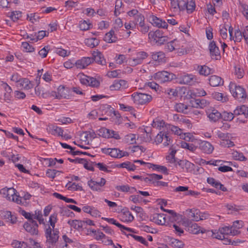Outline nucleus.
<instances>
[{
  "label": "nucleus",
  "mask_w": 248,
  "mask_h": 248,
  "mask_svg": "<svg viewBox=\"0 0 248 248\" xmlns=\"http://www.w3.org/2000/svg\"><path fill=\"white\" fill-rule=\"evenodd\" d=\"M171 6L174 11L186 10L188 13H192L195 9V3L193 0H170Z\"/></svg>",
  "instance_id": "obj_1"
},
{
  "label": "nucleus",
  "mask_w": 248,
  "mask_h": 248,
  "mask_svg": "<svg viewBox=\"0 0 248 248\" xmlns=\"http://www.w3.org/2000/svg\"><path fill=\"white\" fill-rule=\"evenodd\" d=\"M59 232L57 229L52 231V229L48 227L45 231L46 237V244L48 248H53L59 239Z\"/></svg>",
  "instance_id": "obj_2"
},
{
  "label": "nucleus",
  "mask_w": 248,
  "mask_h": 248,
  "mask_svg": "<svg viewBox=\"0 0 248 248\" xmlns=\"http://www.w3.org/2000/svg\"><path fill=\"white\" fill-rule=\"evenodd\" d=\"M131 97L134 103L138 105L147 104L152 99V97L151 95L140 93H134L131 95Z\"/></svg>",
  "instance_id": "obj_3"
},
{
  "label": "nucleus",
  "mask_w": 248,
  "mask_h": 248,
  "mask_svg": "<svg viewBox=\"0 0 248 248\" xmlns=\"http://www.w3.org/2000/svg\"><path fill=\"white\" fill-rule=\"evenodd\" d=\"M163 140L164 141L163 145L165 146H167L172 143V140L169 133L161 131L156 135L155 139V141L156 144L162 142Z\"/></svg>",
  "instance_id": "obj_4"
},
{
  "label": "nucleus",
  "mask_w": 248,
  "mask_h": 248,
  "mask_svg": "<svg viewBox=\"0 0 248 248\" xmlns=\"http://www.w3.org/2000/svg\"><path fill=\"white\" fill-rule=\"evenodd\" d=\"M229 88L234 97L238 99L246 98V93L243 88L236 86L234 83L230 84Z\"/></svg>",
  "instance_id": "obj_5"
},
{
  "label": "nucleus",
  "mask_w": 248,
  "mask_h": 248,
  "mask_svg": "<svg viewBox=\"0 0 248 248\" xmlns=\"http://www.w3.org/2000/svg\"><path fill=\"white\" fill-rule=\"evenodd\" d=\"M97 134L99 136L105 138H113L115 139L120 138L119 135L117 132L105 127H102L98 130Z\"/></svg>",
  "instance_id": "obj_6"
},
{
  "label": "nucleus",
  "mask_w": 248,
  "mask_h": 248,
  "mask_svg": "<svg viewBox=\"0 0 248 248\" xmlns=\"http://www.w3.org/2000/svg\"><path fill=\"white\" fill-rule=\"evenodd\" d=\"M23 227L25 230L32 235L38 234V224L37 222L33 219H31L24 223Z\"/></svg>",
  "instance_id": "obj_7"
},
{
  "label": "nucleus",
  "mask_w": 248,
  "mask_h": 248,
  "mask_svg": "<svg viewBox=\"0 0 248 248\" xmlns=\"http://www.w3.org/2000/svg\"><path fill=\"white\" fill-rule=\"evenodd\" d=\"M206 114L210 121L216 122L221 119V113L214 108L210 107L206 110Z\"/></svg>",
  "instance_id": "obj_8"
},
{
  "label": "nucleus",
  "mask_w": 248,
  "mask_h": 248,
  "mask_svg": "<svg viewBox=\"0 0 248 248\" xmlns=\"http://www.w3.org/2000/svg\"><path fill=\"white\" fill-rule=\"evenodd\" d=\"M149 20L151 23L154 26L164 29L167 28L168 25L166 22L152 15L149 16Z\"/></svg>",
  "instance_id": "obj_9"
},
{
  "label": "nucleus",
  "mask_w": 248,
  "mask_h": 248,
  "mask_svg": "<svg viewBox=\"0 0 248 248\" xmlns=\"http://www.w3.org/2000/svg\"><path fill=\"white\" fill-rule=\"evenodd\" d=\"M209 49L210 55L212 59L218 60L220 58V51L215 41H213L209 44Z\"/></svg>",
  "instance_id": "obj_10"
},
{
  "label": "nucleus",
  "mask_w": 248,
  "mask_h": 248,
  "mask_svg": "<svg viewBox=\"0 0 248 248\" xmlns=\"http://www.w3.org/2000/svg\"><path fill=\"white\" fill-rule=\"evenodd\" d=\"M93 62V59L91 57H83L81 59L78 60L75 62V65L78 68L83 69L90 64Z\"/></svg>",
  "instance_id": "obj_11"
},
{
  "label": "nucleus",
  "mask_w": 248,
  "mask_h": 248,
  "mask_svg": "<svg viewBox=\"0 0 248 248\" xmlns=\"http://www.w3.org/2000/svg\"><path fill=\"white\" fill-rule=\"evenodd\" d=\"M220 233H222L223 235H231L235 236L239 234L240 232L239 230L232 229L231 227L225 226L223 227L220 228L218 230Z\"/></svg>",
  "instance_id": "obj_12"
},
{
  "label": "nucleus",
  "mask_w": 248,
  "mask_h": 248,
  "mask_svg": "<svg viewBox=\"0 0 248 248\" xmlns=\"http://www.w3.org/2000/svg\"><path fill=\"white\" fill-rule=\"evenodd\" d=\"M47 131L53 135H58L59 136H63V130L62 128L58 127L55 124H50L47 128Z\"/></svg>",
  "instance_id": "obj_13"
},
{
  "label": "nucleus",
  "mask_w": 248,
  "mask_h": 248,
  "mask_svg": "<svg viewBox=\"0 0 248 248\" xmlns=\"http://www.w3.org/2000/svg\"><path fill=\"white\" fill-rule=\"evenodd\" d=\"M199 144L201 150L206 154H211L214 150L213 146L208 141H201Z\"/></svg>",
  "instance_id": "obj_14"
},
{
  "label": "nucleus",
  "mask_w": 248,
  "mask_h": 248,
  "mask_svg": "<svg viewBox=\"0 0 248 248\" xmlns=\"http://www.w3.org/2000/svg\"><path fill=\"white\" fill-rule=\"evenodd\" d=\"M93 61H94L98 64L104 65L106 64V60L104 59L102 54L99 51H93Z\"/></svg>",
  "instance_id": "obj_15"
},
{
  "label": "nucleus",
  "mask_w": 248,
  "mask_h": 248,
  "mask_svg": "<svg viewBox=\"0 0 248 248\" xmlns=\"http://www.w3.org/2000/svg\"><path fill=\"white\" fill-rule=\"evenodd\" d=\"M6 198L9 201H12L18 203L20 200L18 199V197L16 194V190L13 188H8Z\"/></svg>",
  "instance_id": "obj_16"
},
{
  "label": "nucleus",
  "mask_w": 248,
  "mask_h": 248,
  "mask_svg": "<svg viewBox=\"0 0 248 248\" xmlns=\"http://www.w3.org/2000/svg\"><path fill=\"white\" fill-rule=\"evenodd\" d=\"M17 86L22 87L25 90H29L33 88V84L28 78H20Z\"/></svg>",
  "instance_id": "obj_17"
},
{
  "label": "nucleus",
  "mask_w": 248,
  "mask_h": 248,
  "mask_svg": "<svg viewBox=\"0 0 248 248\" xmlns=\"http://www.w3.org/2000/svg\"><path fill=\"white\" fill-rule=\"evenodd\" d=\"M106 180L102 178L99 182L91 180L88 182V185L93 190H98L100 189L99 187L103 186L106 184Z\"/></svg>",
  "instance_id": "obj_18"
},
{
  "label": "nucleus",
  "mask_w": 248,
  "mask_h": 248,
  "mask_svg": "<svg viewBox=\"0 0 248 248\" xmlns=\"http://www.w3.org/2000/svg\"><path fill=\"white\" fill-rule=\"evenodd\" d=\"M197 70L201 75L207 76L213 73L214 70L206 65H198Z\"/></svg>",
  "instance_id": "obj_19"
},
{
  "label": "nucleus",
  "mask_w": 248,
  "mask_h": 248,
  "mask_svg": "<svg viewBox=\"0 0 248 248\" xmlns=\"http://www.w3.org/2000/svg\"><path fill=\"white\" fill-rule=\"evenodd\" d=\"M150 220L158 225H163L166 222V219L164 215L160 214L154 215L152 217H150Z\"/></svg>",
  "instance_id": "obj_20"
},
{
  "label": "nucleus",
  "mask_w": 248,
  "mask_h": 248,
  "mask_svg": "<svg viewBox=\"0 0 248 248\" xmlns=\"http://www.w3.org/2000/svg\"><path fill=\"white\" fill-rule=\"evenodd\" d=\"M188 214V217L192 220L198 221L200 220V212L195 209H189L186 211Z\"/></svg>",
  "instance_id": "obj_21"
},
{
  "label": "nucleus",
  "mask_w": 248,
  "mask_h": 248,
  "mask_svg": "<svg viewBox=\"0 0 248 248\" xmlns=\"http://www.w3.org/2000/svg\"><path fill=\"white\" fill-rule=\"evenodd\" d=\"M209 84L211 86L217 87L222 85L223 81L220 77L217 76H212L209 79Z\"/></svg>",
  "instance_id": "obj_22"
},
{
  "label": "nucleus",
  "mask_w": 248,
  "mask_h": 248,
  "mask_svg": "<svg viewBox=\"0 0 248 248\" xmlns=\"http://www.w3.org/2000/svg\"><path fill=\"white\" fill-rule=\"evenodd\" d=\"M177 164L183 169H186L187 171L191 170L193 169L194 164L188 161L179 160Z\"/></svg>",
  "instance_id": "obj_23"
},
{
  "label": "nucleus",
  "mask_w": 248,
  "mask_h": 248,
  "mask_svg": "<svg viewBox=\"0 0 248 248\" xmlns=\"http://www.w3.org/2000/svg\"><path fill=\"white\" fill-rule=\"evenodd\" d=\"M196 78L193 75H184L182 77V82L185 84L193 85L196 81Z\"/></svg>",
  "instance_id": "obj_24"
},
{
  "label": "nucleus",
  "mask_w": 248,
  "mask_h": 248,
  "mask_svg": "<svg viewBox=\"0 0 248 248\" xmlns=\"http://www.w3.org/2000/svg\"><path fill=\"white\" fill-rule=\"evenodd\" d=\"M192 107L203 108L208 105L209 103L204 99H196L191 101Z\"/></svg>",
  "instance_id": "obj_25"
},
{
  "label": "nucleus",
  "mask_w": 248,
  "mask_h": 248,
  "mask_svg": "<svg viewBox=\"0 0 248 248\" xmlns=\"http://www.w3.org/2000/svg\"><path fill=\"white\" fill-rule=\"evenodd\" d=\"M163 32L162 31L157 30L155 31H151L148 33V37L149 39H151L155 42L157 40L162 36Z\"/></svg>",
  "instance_id": "obj_26"
},
{
  "label": "nucleus",
  "mask_w": 248,
  "mask_h": 248,
  "mask_svg": "<svg viewBox=\"0 0 248 248\" xmlns=\"http://www.w3.org/2000/svg\"><path fill=\"white\" fill-rule=\"evenodd\" d=\"M104 40L108 43L115 42L117 41V37L115 35L114 31L111 30L109 32L106 33Z\"/></svg>",
  "instance_id": "obj_27"
},
{
  "label": "nucleus",
  "mask_w": 248,
  "mask_h": 248,
  "mask_svg": "<svg viewBox=\"0 0 248 248\" xmlns=\"http://www.w3.org/2000/svg\"><path fill=\"white\" fill-rule=\"evenodd\" d=\"M189 107H190V106L183 103H177L175 105L174 108L178 112L186 114L187 113V109Z\"/></svg>",
  "instance_id": "obj_28"
},
{
  "label": "nucleus",
  "mask_w": 248,
  "mask_h": 248,
  "mask_svg": "<svg viewBox=\"0 0 248 248\" xmlns=\"http://www.w3.org/2000/svg\"><path fill=\"white\" fill-rule=\"evenodd\" d=\"M212 95L214 99L222 102H226L228 100L227 96L224 95L222 93L214 92L212 93Z\"/></svg>",
  "instance_id": "obj_29"
},
{
  "label": "nucleus",
  "mask_w": 248,
  "mask_h": 248,
  "mask_svg": "<svg viewBox=\"0 0 248 248\" xmlns=\"http://www.w3.org/2000/svg\"><path fill=\"white\" fill-rule=\"evenodd\" d=\"M99 41L95 38H91L86 39L85 40L86 45L91 48H93L98 46Z\"/></svg>",
  "instance_id": "obj_30"
},
{
  "label": "nucleus",
  "mask_w": 248,
  "mask_h": 248,
  "mask_svg": "<svg viewBox=\"0 0 248 248\" xmlns=\"http://www.w3.org/2000/svg\"><path fill=\"white\" fill-rule=\"evenodd\" d=\"M181 147L182 148L188 150L191 152H194L197 148V146L194 145L193 143H187L186 141L181 142Z\"/></svg>",
  "instance_id": "obj_31"
},
{
  "label": "nucleus",
  "mask_w": 248,
  "mask_h": 248,
  "mask_svg": "<svg viewBox=\"0 0 248 248\" xmlns=\"http://www.w3.org/2000/svg\"><path fill=\"white\" fill-rule=\"evenodd\" d=\"M83 221L79 220H69L68 221V224H69L71 226L73 227L75 229H79L83 227Z\"/></svg>",
  "instance_id": "obj_32"
},
{
  "label": "nucleus",
  "mask_w": 248,
  "mask_h": 248,
  "mask_svg": "<svg viewBox=\"0 0 248 248\" xmlns=\"http://www.w3.org/2000/svg\"><path fill=\"white\" fill-rule=\"evenodd\" d=\"M118 167L122 168H126L128 170L134 171L136 169V166L129 161L125 162L120 164L118 166Z\"/></svg>",
  "instance_id": "obj_33"
},
{
  "label": "nucleus",
  "mask_w": 248,
  "mask_h": 248,
  "mask_svg": "<svg viewBox=\"0 0 248 248\" xmlns=\"http://www.w3.org/2000/svg\"><path fill=\"white\" fill-rule=\"evenodd\" d=\"M170 243L171 247L174 248H183L185 245L182 241L174 238H171Z\"/></svg>",
  "instance_id": "obj_34"
},
{
  "label": "nucleus",
  "mask_w": 248,
  "mask_h": 248,
  "mask_svg": "<svg viewBox=\"0 0 248 248\" xmlns=\"http://www.w3.org/2000/svg\"><path fill=\"white\" fill-rule=\"evenodd\" d=\"M221 117L224 121H232L235 115L233 113L228 112L227 111H224L222 113H221Z\"/></svg>",
  "instance_id": "obj_35"
},
{
  "label": "nucleus",
  "mask_w": 248,
  "mask_h": 248,
  "mask_svg": "<svg viewBox=\"0 0 248 248\" xmlns=\"http://www.w3.org/2000/svg\"><path fill=\"white\" fill-rule=\"evenodd\" d=\"M11 245L14 248H27V244L24 242H21L17 240H14Z\"/></svg>",
  "instance_id": "obj_36"
},
{
  "label": "nucleus",
  "mask_w": 248,
  "mask_h": 248,
  "mask_svg": "<svg viewBox=\"0 0 248 248\" xmlns=\"http://www.w3.org/2000/svg\"><path fill=\"white\" fill-rule=\"evenodd\" d=\"M152 58L154 61L160 62L165 58V55L161 51L152 53Z\"/></svg>",
  "instance_id": "obj_37"
},
{
  "label": "nucleus",
  "mask_w": 248,
  "mask_h": 248,
  "mask_svg": "<svg viewBox=\"0 0 248 248\" xmlns=\"http://www.w3.org/2000/svg\"><path fill=\"white\" fill-rule=\"evenodd\" d=\"M124 140L126 143H128L130 144H136V135L133 134H130L125 136L124 137Z\"/></svg>",
  "instance_id": "obj_38"
},
{
  "label": "nucleus",
  "mask_w": 248,
  "mask_h": 248,
  "mask_svg": "<svg viewBox=\"0 0 248 248\" xmlns=\"http://www.w3.org/2000/svg\"><path fill=\"white\" fill-rule=\"evenodd\" d=\"M129 236L132 237L135 240L140 242L141 244L147 246L148 245V242L142 236L136 235L133 234H127V237H128Z\"/></svg>",
  "instance_id": "obj_39"
},
{
  "label": "nucleus",
  "mask_w": 248,
  "mask_h": 248,
  "mask_svg": "<svg viewBox=\"0 0 248 248\" xmlns=\"http://www.w3.org/2000/svg\"><path fill=\"white\" fill-rule=\"evenodd\" d=\"M32 218L37 219L40 224H44V220L42 217V212L41 211H35V214L32 215Z\"/></svg>",
  "instance_id": "obj_40"
},
{
  "label": "nucleus",
  "mask_w": 248,
  "mask_h": 248,
  "mask_svg": "<svg viewBox=\"0 0 248 248\" xmlns=\"http://www.w3.org/2000/svg\"><path fill=\"white\" fill-rule=\"evenodd\" d=\"M232 155L235 160L240 161H245L246 160V158L244 156L243 154L237 151H233L232 153Z\"/></svg>",
  "instance_id": "obj_41"
},
{
  "label": "nucleus",
  "mask_w": 248,
  "mask_h": 248,
  "mask_svg": "<svg viewBox=\"0 0 248 248\" xmlns=\"http://www.w3.org/2000/svg\"><path fill=\"white\" fill-rule=\"evenodd\" d=\"M116 188L117 190L121 191L122 192H128L131 189L133 191H136V189L133 187H130L127 185L117 186Z\"/></svg>",
  "instance_id": "obj_42"
},
{
  "label": "nucleus",
  "mask_w": 248,
  "mask_h": 248,
  "mask_svg": "<svg viewBox=\"0 0 248 248\" xmlns=\"http://www.w3.org/2000/svg\"><path fill=\"white\" fill-rule=\"evenodd\" d=\"M243 32L239 29L236 30L234 32V42H240L243 38Z\"/></svg>",
  "instance_id": "obj_43"
},
{
  "label": "nucleus",
  "mask_w": 248,
  "mask_h": 248,
  "mask_svg": "<svg viewBox=\"0 0 248 248\" xmlns=\"http://www.w3.org/2000/svg\"><path fill=\"white\" fill-rule=\"evenodd\" d=\"M9 16L13 21L15 22L21 17V12L20 11L13 12L10 14Z\"/></svg>",
  "instance_id": "obj_44"
},
{
  "label": "nucleus",
  "mask_w": 248,
  "mask_h": 248,
  "mask_svg": "<svg viewBox=\"0 0 248 248\" xmlns=\"http://www.w3.org/2000/svg\"><path fill=\"white\" fill-rule=\"evenodd\" d=\"M152 168H153V170L161 171L165 174H168L167 168L165 166H160V165H158L152 164Z\"/></svg>",
  "instance_id": "obj_45"
},
{
  "label": "nucleus",
  "mask_w": 248,
  "mask_h": 248,
  "mask_svg": "<svg viewBox=\"0 0 248 248\" xmlns=\"http://www.w3.org/2000/svg\"><path fill=\"white\" fill-rule=\"evenodd\" d=\"M217 135L220 139L221 140V141L226 140L227 139H229L230 138V134L229 133H224L220 131H218L217 133Z\"/></svg>",
  "instance_id": "obj_46"
},
{
  "label": "nucleus",
  "mask_w": 248,
  "mask_h": 248,
  "mask_svg": "<svg viewBox=\"0 0 248 248\" xmlns=\"http://www.w3.org/2000/svg\"><path fill=\"white\" fill-rule=\"evenodd\" d=\"M60 172V171L56 170L48 169L46 171V175L48 178L54 179L57 173Z\"/></svg>",
  "instance_id": "obj_47"
},
{
  "label": "nucleus",
  "mask_w": 248,
  "mask_h": 248,
  "mask_svg": "<svg viewBox=\"0 0 248 248\" xmlns=\"http://www.w3.org/2000/svg\"><path fill=\"white\" fill-rule=\"evenodd\" d=\"M243 222L242 220H236L233 222L232 225L231 227L232 229L238 230L243 226Z\"/></svg>",
  "instance_id": "obj_48"
},
{
  "label": "nucleus",
  "mask_w": 248,
  "mask_h": 248,
  "mask_svg": "<svg viewBox=\"0 0 248 248\" xmlns=\"http://www.w3.org/2000/svg\"><path fill=\"white\" fill-rule=\"evenodd\" d=\"M188 230L194 234H198L200 232V229L196 223H194L188 227Z\"/></svg>",
  "instance_id": "obj_49"
},
{
  "label": "nucleus",
  "mask_w": 248,
  "mask_h": 248,
  "mask_svg": "<svg viewBox=\"0 0 248 248\" xmlns=\"http://www.w3.org/2000/svg\"><path fill=\"white\" fill-rule=\"evenodd\" d=\"M176 41L175 39L171 41L168 43L165 46V49L166 51L171 52L174 50L175 47L173 45V43Z\"/></svg>",
  "instance_id": "obj_50"
},
{
  "label": "nucleus",
  "mask_w": 248,
  "mask_h": 248,
  "mask_svg": "<svg viewBox=\"0 0 248 248\" xmlns=\"http://www.w3.org/2000/svg\"><path fill=\"white\" fill-rule=\"evenodd\" d=\"M220 145L224 147H231L233 146L234 144L232 141L230 140L229 139H227L221 141Z\"/></svg>",
  "instance_id": "obj_51"
},
{
  "label": "nucleus",
  "mask_w": 248,
  "mask_h": 248,
  "mask_svg": "<svg viewBox=\"0 0 248 248\" xmlns=\"http://www.w3.org/2000/svg\"><path fill=\"white\" fill-rule=\"evenodd\" d=\"M212 236L214 238H216L219 240H221L224 238V235L222 234V233H220L219 231L214 230L212 231Z\"/></svg>",
  "instance_id": "obj_52"
},
{
  "label": "nucleus",
  "mask_w": 248,
  "mask_h": 248,
  "mask_svg": "<svg viewBox=\"0 0 248 248\" xmlns=\"http://www.w3.org/2000/svg\"><path fill=\"white\" fill-rule=\"evenodd\" d=\"M89 86L93 87H97L99 86L100 83L96 78L90 77V78H89Z\"/></svg>",
  "instance_id": "obj_53"
},
{
  "label": "nucleus",
  "mask_w": 248,
  "mask_h": 248,
  "mask_svg": "<svg viewBox=\"0 0 248 248\" xmlns=\"http://www.w3.org/2000/svg\"><path fill=\"white\" fill-rule=\"evenodd\" d=\"M165 125V122L162 120H154L152 124V126L154 127L159 128L163 127Z\"/></svg>",
  "instance_id": "obj_54"
},
{
  "label": "nucleus",
  "mask_w": 248,
  "mask_h": 248,
  "mask_svg": "<svg viewBox=\"0 0 248 248\" xmlns=\"http://www.w3.org/2000/svg\"><path fill=\"white\" fill-rule=\"evenodd\" d=\"M22 46L26 52H33L34 48L27 42H23Z\"/></svg>",
  "instance_id": "obj_55"
},
{
  "label": "nucleus",
  "mask_w": 248,
  "mask_h": 248,
  "mask_svg": "<svg viewBox=\"0 0 248 248\" xmlns=\"http://www.w3.org/2000/svg\"><path fill=\"white\" fill-rule=\"evenodd\" d=\"M148 56V54L144 51L138 52L136 54V57L139 58L142 62L143 60Z\"/></svg>",
  "instance_id": "obj_56"
},
{
  "label": "nucleus",
  "mask_w": 248,
  "mask_h": 248,
  "mask_svg": "<svg viewBox=\"0 0 248 248\" xmlns=\"http://www.w3.org/2000/svg\"><path fill=\"white\" fill-rule=\"evenodd\" d=\"M46 36V31H38L37 36L35 37V39L32 38V41L37 42L38 40L42 39Z\"/></svg>",
  "instance_id": "obj_57"
},
{
  "label": "nucleus",
  "mask_w": 248,
  "mask_h": 248,
  "mask_svg": "<svg viewBox=\"0 0 248 248\" xmlns=\"http://www.w3.org/2000/svg\"><path fill=\"white\" fill-rule=\"evenodd\" d=\"M240 6L243 9L242 13L243 15L248 20V5L246 4L240 3Z\"/></svg>",
  "instance_id": "obj_58"
},
{
  "label": "nucleus",
  "mask_w": 248,
  "mask_h": 248,
  "mask_svg": "<svg viewBox=\"0 0 248 248\" xmlns=\"http://www.w3.org/2000/svg\"><path fill=\"white\" fill-rule=\"evenodd\" d=\"M146 183L148 184H154L155 181L154 180L153 176L152 174H148V176L146 177H142V180Z\"/></svg>",
  "instance_id": "obj_59"
},
{
  "label": "nucleus",
  "mask_w": 248,
  "mask_h": 248,
  "mask_svg": "<svg viewBox=\"0 0 248 248\" xmlns=\"http://www.w3.org/2000/svg\"><path fill=\"white\" fill-rule=\"evenodd\" d=\"M56 53L62 57H65L68 56L70 54V51L68 52L67 50L62 48L57 49L56 50Z\"/></svg>",
  "instance_id": "obj_60"
},
{
  "label": "nucleus",
  "mask_w": 248,
  "mask_h": 248,
  "mask_svg": "<svg viewBox=\"0 0 248 248\" xmlns=\"http://www.w3.org/2000/svg\"><path fill=\"white\" fill-rule=\"evenodd\" d=\"M169 128L170 129L171 131L173 132L175 134L177 135H181L182 130L177 126L174 125H170Z\"/></svg>",
  "instance_id": "obj_61"
},
{
  "label": "nucleus",
  "mask_w": 248,
  "mask_h": 248,
  "mask_svg": "<svg viewBox=\"0 0 248 248\" xmlns=\"http://www.w3.org/2000/svg\"><path fill=\"white\" fill-rule=\"evenodd\" d=\"M49 49L48 46H45L44 48L41 49L38 52L39 54L42 57L45 58L47 56Z\"/></svg>",
  "instance_id": "obj_62"
},
{
  "label": "nucleus",
  "mask_w": 248,
  "mask_h": 248,
  "mask_svg": "<svg viewBox=\"0 0 248 248\" xmlns=\"http://www.w3.org/2000/svg\"><path fill=\"white\" fill-rule=\"evenodd\" d=\"M120 150L117 148H111L110 152V156L115 158H119V154Z\"/></svg>",
  "instance_id": "obj_63"
},
{
  "label": "nucleus",
  "mask_w": 248,
  "mask_h": 248,
  "mask_svg": "<svg viewBox=\"0 0 248 248\" xmlns=\"http://www.w3.org/2000/svg\"><path fill=\"white\" fill-rule=\"evenodd\" d=\"M61 213L63 216L72 217L74 215V213L67 208H63L62 209Z\"/></svg>",
  "instance_id": "obj_64"
}]
</instances>
